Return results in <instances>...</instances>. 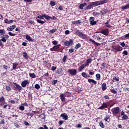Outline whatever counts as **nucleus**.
Listing matches in <instances>:
<instances>
[{"label": "nucleus", "instance_id": "27", "mask_svg": "<svg viewBox=\"0 0 129 129\" xmlns=\"http://www.w3.org/2000/svg\"><path fill=\"white\" fill-rule=\"evenodd\" d=\"M99 124L100 127H102V128H104V127H105V125H104V124L103 123V122L102 121H100L99 122Z\"/></svg>", "mask_w": 129, "mask_h": 129}, {"label": "nucleus", "instance_id": "53", "mask_svg": "<svg viewBox=\"0 0 129 129\" xmlns=\"http://www.w3.org/2000/svg\"><path fill=\"white\" fill-rule=\"evenodd\" d=\"M52 43L53 44V45H55V46H56V45H58V41L54 40L52 41Z\"/></svg>", "mask_w": 129, "mask_h": 129}, {"label": "nucleus", "instance_id": "63", "mask_svg": "<svg viewBox=\"0 0 129 129\" xmlns=\"http://www.w3.org/2000/svg\"><path fill=\"white\" fill-rule=\"evenodd\" d=\"M24 124H25V125H30V123L27 121H24Z\"/></svg>", "mask_w": 129, "mask_h": 129}, {"label": "nucleus", "instance_id": "50", "mask_svg": "<svg viewBox=\"0 0 129 129\" xmlns=\"http://www.w3.org/2000/svg\"><path fill=\"white\" fill-rule=\"evenodd\" d=\"M9 36H11V37H14V36H16L17 34H15V33H13L11 32L8 33Z\"/></svg>", "mask_w": 129, "mask_h": 129}, {"label": "nucleus", "instance_id": "60", "mask_svg": "<svg viewBox=\"0 0 129 129\" xmlns=\"http://www.w3.org/2000/svg\"><path fill=\"white\" fill-rule=\"evenodd\" d=\"M122 54H123V55H127V54H128L127 51H126V50L123 51L122 52Z\"/></svg>", "mask_w": 129, "mask_h": 129}, {"label": "nucleus", "instance_id": "49", "mask_svg": "<svg viewBox=\"0 0 129 129\" xmlns=\"http://www.w3.org/2000/svg\"><path fill=\"white\" fill-rule=\"evenodd\" d=\"M110 91L111 93H113V94H116V93H117V92H116L114 89H110Z\"/></svg>", "mask_w": 129, "mask_h": 129}, {"label": "nucleus", "instance_id": "61", "mask_svg": "<svg viewBox=\"0 0 129 129\" xmlns=\"http://www.w3.org/2000/svg\"><path fill=\"white\" fill-rule=\"evenodd\" d=\"M63 122H64V121H63V120H59L58 122V124L59 125H62V124H63Z\"/></svg>", "mask_w": 129, "mask_h": 129}, {"label": "nucleus", "instance_id": "35", "mask_svg": "<svg viewBox=\"0 0 129 129\" xmlns=\"http://www.w3.org/2000/svg\"><path fill=\"white\" fill-rule=\"evenodd\" d=\"M29 76L31 78H36V75L34 73H29Z\"/></svg>", "mask_w": 129, "mask_h": 129}, {"label": "nucleus", "instance_id": "15", "mask_svg": "<svg viewBox=\"0 0 129 129\" xmlns=\"http://www.w3.org/2000/svg\"><path fill=\"white\" fill-rule=\"evenodd\" d=\"M25 39L27 40V41H29V42H33L34 41V39L31 37V36L28 34L26 35Z\"/></svg>", "mask_w": 129, "mask_h": 129}, {"label": "nucleus", "instance_id": "5", "mask_svg": "<svg viewBox=\"0 0 129 129\" xmlns=\"http://www.w3.org/2000/svg\"><path fill=\"white\" fill-rule=\"evenodd\" d=\"M76 34L79 36V37H82V39H87V35L84 33H83L82 32H80L79 30L76 31Z\"/></svg>", "mask_w": 129, "mask_h": 129}, {"label": "nucleus", "instance_id": "38", "mask_svg": "<svg viewBox=\"0 0 129 129\" xmlns=\"http://www.w3.org/2000/svg\"><path fill=\"white\" fill-rule=\"evenodd\" d=\"M0 34L1 35H5L6 34V31H5V29H0Z\"/></svg>", "mask_w": 129, "mask_h": 129}, {"label": "nucleus", "instance_id": "9", "mask_svg": "<svg viewBox=\"0 0 129 129\" xmlns=\"http://www.w3.org/2000/svg\"><path fill=\"white\" fill-rule=\"evenodd\" d=\"M100 33V34H103V35H104L105 36H108V34H109V30L108 29H105L101 30Z\"/></svg>", "mask_w": 129, "mask_h": 129}, {"label": "nucleus", "instance_id": "10", "mask_svg": "<svg viewBox=\"0 0 129 129\" xmlns=\"http://www.w3.org/2000/svg\"><path fill=\"white\" fill-rule=\"evenodd\" d=\"M29 84H30L29 80H24L21 83V86L23 87V88H25V87H26L27 85H29Z\"/></svg>", "mask_w": 129, "mask_h": 129}, {"label": "nucleus", "instance_id": "19", "mask_svg": "<svg viewBox=\"0 0 129 129\" xmlns=\"http://www.w3.org/2000/svg\"><path fill=\"white\" fill-rule=\"evenodd\" d=\"M6 99H5V97L4 96H1L0 97V102L2 103L1 104V106H3L4 105V102H5Z\"/></svg>", "mask_w": 129, "mask_h": 129}, {"label": "nucleus", "instance_id": "42", "mask_svg": "<svg viewBox=\"0 0 129 129\" xmlns=\"http://www.w3.org/2000/svg\"><path fill=\"white\" fill-rule=\"evenodd\" d=\"M97 23V22H96V21H94V20L91 21V22H90V24H91V26H94L95 25H96Z\"/></svg>", "mask_w": 129, "mask_h": 129}, {"label": "nucleus", "instance_id": "20", "mask_svg": "<svg viewBox=\"0 0 129 129\" xmlns=\"http://www.w3.org/2000/svg\"><path fill=\"white\" fill-rule=\"evenodd\" d=\"M104 119L105 121H107V122H110V116H109V115H106Z\"/></svg>", "mask_w": 129, "mask_h": 129}, {"label": "nucleus", "instance_id": "16", "mask_svg": "<svg viewBox=\"0 0 129 129\" xmlns=\"http://www.w3.org/2000/svg\"><path fill=\"white\" fill-rule=\"evenodd\" d=\"M89 41L90 42H92V44L96 45V46H100V43L96 42V41H94V40H93L91 38H90Z\"/></svg>", "mask_w": 129, "mask_h": 129}, {"label": "nucleus", "instance_id": "8", "mask_svg": "<svg viewBox=\"0 0 129 129\" xmlns=\"http://www.w3.org/2000/svg\"><path fill=\"white\" fill-rule=\"evenodd\" d=\"M50 51H55V52H62V50H60L56 45L53 46V47L50 48Z\"/></svg>", "mask_w": 129, "mask_h": 129}, {"label": "nucleus", "instance_id": "7", "mask_svg": "<svg viewBox=\"0 0 129 129\" xmlns=\"http://www.w3.org/2000/svg\"><path fill=\"white\" fill-rule=\"evenodd\" d=\"M64 45L67 47H70L71 46H72V45H73V40L71 39L69 40V41L66 40L64 42Z\"/></svg>", "mask_w": 129, "mask_h": 129}, {"label": "nucleus", "instance_id": "44", "mask_svg": "<svg viewBox=\"0 0 129 129\" xmlns=\"http://www.w3.org/2000/svg\"><path fill=\"white\" fill-rule=\"evenodd\" d=\"M50 5L51 7H54V6L56 5V2L54 1H50Z\"/></svg>", "mask_w": 129, "mask_h": 129}, {"label": "nucleus", "instance_id": "36", "mask_svg": "<svg viewBox=\"0 0 129 129\" xmlns=\"http://www.w3.org/2000/svg\"><path fill=\"white\" fill-rule=\"evenodd\" d=\"M96 80H100V78H101V76L100 74H97L96 75Z\"/></svg>", "mask_w": 129, "mask_h": 129}, {"label": "nucleus", "instance_id": "4", "mask_svg": "<svg viewBox=\"0 0 129 129\" xmlns=\"http://www.w3.org/2000/svg\"><path fill=\"white\" fill-rule=\"evenodd\" d=\"M119 107H116L111 109V112L114 116H116L119 113Z\"/></svg>", "mask_w": 129, "mask_h": 129}, {"label": "nucleus", "instance_id": "22", "mask_svg": "<svg viewBox=\"0 0 129 129\" xmlns=\"http://www.w3.org/2000/svg\"><path fill=\"white\" fill-rule=\"evenodd\" d=\"M73 25H80L81 24V20H77L76 21H73L72 22Z\"/></svg>", "mask_w": 129, "mask_h": 129}, {"label": "nucleus", "instance_id": "45", "mask_svg": "<svg viewBox=\"0 0 129 129\" xmlns=\"http://www.w3.org/2000/svg\"><path fill=\"white\" fill-rule=\"evenodd\" d=\"M19 109H20V110H25V106L22 105V106H20L19 107Z\"/></svg>", "mask_w": 129, "mask_h": 129}, {"label": "nucleus", "instance_id": "55", "mask_svg": "<svg viewBox=\"0 0 129 129\" xmlns=\"http://www.w3.org/2000/svg\"><path fill=\"white\" fill-rule=\"evenodd\" d=\"M56 31H57V29H53L50 30L49 32L53 33H55V32H56Z\"/></svg>", "mask_w": 129, "mask_h": 129}, {"label": "nucleus", "instance_id": "40", "mask_svg": "<svg viewBox=\"0 0 129 129\" xmlns=\"http://www.w3.org/2000/svg\"><path fill=\"white\" fill-rule=\"evenodd\" d=\"M37 23H38V24H41V25H43V24H45V22L41 20L37 19Z\"/></svg>", "mask_w": 129, "mask_h": 129}, {"label": "nucleus", "instance_id": "46", "mask_svg": "<svg viewBox=\"0 0 129 129\" xmlns=\"http://www.w3.org/2000/svg\"><path fill=\"white\" fill-rule=\"evenodd\" d=\"M67 59V56L64 55L62 58V62L63 63H66V59Z\"/></svg>", "mask_w": 129, "mask_h": 129}, {"label": "nucleus", "instance_id": "1", "mask_svg": "<svg viewBox=\"0 0 129 129\" xmlns=\"http://www.w3.org/2000/svg\"><path fill=\"white\" fill-rule=\"evenodd\" d=\"M107 3V0H100L94 2H92L84 8V10L87 11L88 10L91 9L92 8H93V7H97L98 6H100V5H104V4H106Z\"/></svg>", "mask_w": 129, "mask_h": 129}, {"label": "nucleus", "instance_id": "32", "mask_svg": "<svg viewBox=\"0 0 129 129\" xmlns=\"http://www.w3.org/2000/svg\"><path fill=\"white\" fill-rule=\"evenodd\" d=\"M12 64H13V70L17 69V67L18 66V65H19V63L15 62Z\"/></svg>", "mask_w": 129, "mask_h": 129}, {"label": "nucleus", "instance_id": "34", "mask_svg": "<svg viewBox=\"0 0 129 129\" xmlns=\"http://www.w3.org/2000/svg\"><path fill=\"white\" fill-rule=\"evenodd\" d=\"M100 15V13L96 11L94 12L93 13V15L94 16V17H98Z\"/></svg>", "mask_w": 129, "mask_h": 129}, {"label": "nucleus", "instance_id": "17", "mask_svg": "<svg viewBox=\"0 0 129 129\" xmlns=\"http://www.w3.org/2000/svg\"><path fill=\"white\" fill-rule=\"evenodd\" d=\"M92 62V58H88V59H87L86 61L85 62V66H88L89 65V64H90V63H91Z\"/></svg>", "mask_w": 129, "mask_h": 129}, {"label": "nucleus", "instance_id": "57", "mask_svg": "<svg viewBox=\"0 0 129 129\" xmlns=\"http://www.w3.org/2000/svg\"><path fill=\"white\" fill-rule=\"evenodd\" d=\"M123 37L125 39H127V38H129V33L128 34H126L123 36Z\"/></svg>", "mask_w": 129, "mask_h": 129}, {"label": "nucleus", "instance_id": "11", "mask_svg": "<svg viewBox=\"0 0 129 129\" xmlns=\"http://www.w3.org/2000/svg\"><path fill=\"white\" fill-rule=\"evenodd\" d=\"M1 38H2V39H0V40L2 41V42H3V43H6V42H7V39H9V36L8 35H4V37H2L1 36Z\"/></svg>", "mask_w": 129, "mask_h": 129}, {"label": "nucleus", "instance_id": "51", "mask_svg": "<svg viewBox=\"0 0 129 129\" xmlns=\"http://www.w3.org/2000/svg\"><path fill=\"white\" fill-rule=\"evenodd\" d=\"M41 15H42V16L39 15V16H37V18H38V19H40V20H44V18H44V16H43V15H44V14H42Z\"/></svg>", "mask_w": 129, "mask_h": 129}, {"label": "nucleus", "instance_id": "2", "mask_svg": "<svg viewBox=\"0 0 129 129\" xmlns=\"http://www.w3.org/2000/svg\"><path fill=\"white\" fill-rule=\"evenodd\" d=\"M13 89L15 91H19L21 92V91L23 90V88L20 85L18 84L17 83H13Z\"/></svg>", "mask_w": 129, "mask_h": 129}, {"label": "nucleus", "instance_id": "23", "mask_svg": "<svg viewBox=\"0 0 129 129\" xmlns=\"http://www.w3.org/2000/svg\"><path fill=\"white\" fill-rule=\"evenodd\" d=\"M82 76H83V77H84V78H88L90 77V76H89V75H87V74H86V73L85 72H83L82 73Z\"/></svg>", "mask_w": 129, "mask_h": 129}, {"label": "nucleus", "instance_id": "28", "mask_svg": "<svg viewBox=\"0 0 129 129\" xmlns=\"http://www.w3.org/2000/svg\"><path fill=\"white\" fill-rule=\"evenodd\" d=\"M128 119V116L127 115L125 114L122 116V120H127Z\"/></svg>", "mask_w": 129, "mask_h": 129}, {"label": "nucleus", "instance_id": "58", "mask_svg": "<svg viewBox=\"0 0 129 129\" xmlns=\"http://www.w3.org/2000/svg\"><path fill=\"white\" fill-rule=\"evenodd\" d=\"M6 123V122H5V119H2L1 120V121H0V124H5Z\"/></svg>", "mask_w": 129, "mask_h": 129}, {"label": "nucleus", "instance_id": "52", "mask_svg": "<svg viewBox=\"0 0 129 129\" xmlns=\"http://www.w3.org/2000/svg\"><path fill=\"white\" fill-rule=\"evenodd\" d=\"M34 87L36 89H40V85L39 84H35Z\"/></svg>", "mask_w": 129, "mask_h": 129}, {"label": "nucleus", "instance_id": "37", "mask_svg": "<svg viewBox=\"0 0 129 129\" xmlns=\"http://www.w3.org/2000/svg\"><path fill=\"white\" fill-rule=\"evenodd\" d=\"M23 56L24 57V58H26L27 59V58H29V55H28V54L26 53V52H24L23 53Z\"/></svg>", "mask_w": 129, "mask_h": 129}, {"label": "nucleus", "instance_id": "25", "mask_svg": "<svg viewBox=\"0 0 129 129\" xmlns=\"http://www.w3.org/2000/svg\"><path fill=\"white\" fill-rule=\"evenodd\" d=\"M5 22L6 24H13V23L14 22V20H9V19H6L5 20Z\"/></svg>", "mask_w": 129, "mask_h": 129}, {"label": "nucleus", "instance_id": "24", "mask_svg": "<svg viewBox=\"0 0 129 129\" xmlns=\"http://www.w3.org/2000/svg\"><path fill=\"white\" fill-rule=\"evenodd\" d=\"M86 6H87V3H85L84 4H81L79 6V9H80L81 10H83V8Z\"/></svg>", "mask_w": 129, "mask_h": 129}, {"label": "nucleus", "instance_id": "21", "mask_svg": "<svg viewBox=\"0 0 129 129\" xmlns=\"http://www.w3.org/2000/svg\"><path fill=\"white\" fill-rule=\"evenodd\" d=\"M102 90L103 91H104L105 90H106V89L107 88V87H106V84L105 83H103L102 85Z\"/></svg>", "mask_w": 129, "mask_h": 129}, {"label": "nucleus", "instance_id": "56", "mask_svg": "<svg viewBox=\"0 0 129 129\" xmlns=\"http://www.w3.org/2000/svg\"><path fill=\"white\" fill-rule=\"evenodd\" d=\"M28 98L29 99H32V98H33V97L32 96V93L28 94Z\"/></svg>", "mask_w": 129, "mask_h": 129}, {"label": "nucleus", "instance_id": "54", "mask_svg": "<svg viewBox=\"0 0 129 129\" xmlns=\"http://www.w3.org/2000/svg\"><path fill=\"white\" fill-rule=\"evenodd\" d=\"M27 115H28V116H31V117H32V116H34V113H26Z\"/></svg>", "mask_w": 129, "mask_h": 129}, {"label": "nucleus", "instance_id": "39", "mask_svg": "<svg viewBox=\"0 0 129 129\" xmlns=\"http://www.w3.org/2000/svg\"><path fill=\"white\" fill-rule=\"evenodd\" d=\"M6 90H7L8 91V92H9L11 91V90H12V88H11V87H10L9 86H6Z\"/></svg>", "mask_w": 129, "mask_h": 129}, {"label": "nucleus", "instance_id": "29", "mask_svg": "<svg viewBox=\"0 0 129 129\" xmlns=\"http://www.w3.org/2000/svg\"><path fill=\"white\" fill-rule=\"evenodd\" d=\"M62 71L63 69L62 68L58 69L56 71V74H61Z\"/></svg>", "mask_w": 129, "mask_h": 129}, {"label": "nucleus", "instance_id": "3", "mask_svg": "<svg viewBox=\"0 0 129 129\" xmlns=\"http://www.w3.org/2000/svg\"><path fill=\"white\" fill-rule=\"evenodd\" d=\"M112 51L114 53H117V52H119L122 50V47L119 45H114L112 46Z\"/></svg>", "mask_w": 129, "mask_h": 129}, {"label": "nucleus", "instance_id": "47", "mask_svg": "<svg viewBox=\"0 0 129 129\" xmlns=\"http://www.w3.org/2000/svg\"><path fill=\"white\" fill-rule=\"evenodd\" d=\"M81 47V44L80 43H78L76 45L75 48V49H78L79 48H80Z\"/></svg>", "mask_w": 129, "mask_h": 129}, {"label": "nucleus", "instance_id": "13", "mask_svg": "<svg viewBox=\"0 0 129 129\" xmlns=\"http://www.w3.org/2000/svg\"><path fill=\"white\" fill-rule=\"evenodd\" d=\"M60 116L62 117V119H64V120H67V119H68V115H67L66 113H62L60 115Z\"/></svg>", "mask_w": 129, "mask_h": 129}, {"label": "nucleus", "instance_id": "64", "mask_svg": "<svg viewBox=\"0 0 129 129\" xmlns=\"http://www.w3.org/2000/svg\"><path fill=\"white\" fill-rule=\"evenodd\" d=\"M103 97L105 99H109V96L108 95H105Z\"/></svg>", "mask_w": 129, "mask_h": 129}, {"label": "nucleus", "instance_id": "41", "mask_svg": "<svg viewBox=\"0 0 129 129\" xmlns=\"http://www.w3.org/2000/svg\"><path fill=\"white\" fill-rule=\"evenodd\" d=\"M39 117H40L41 119H44L45 116V114L42 113L39 115Z\"/></svg>", "mask_w": 129, "mask_h": 129}, {"label": "nucleus", "instance_id": "30", "mask_svg": "<svg viewBox=\"0 0 129 129\" xmlns=\"http://www.w3.org/2000/svg\"><path fill=\"white\" fill-rule=\"evenodd\" d=\"M42 17H43V18H45V19L46 20H49L50 19H52V17L49 16L48 15H46V14L43 15Z\"/></svg>", "mask_w": 129, "mask_h": 129}, {"label": "nucleus", "instance_id": "43", "mask_svg": "<svg viewBox=\"0 0 129 129\" xmlns=\"http://www.w3.org/2000/svg\"><path fill=\"white\" fill-rule=\"evenodd\" d=\"M57 82H58V80H54L51 82V84L52 85H55V84H56Z\"/></svg>", "mask_w": 129, "mask_h": 129}, {"label": "nucleus", "instance_id": "6", "mask_svg": "<svg viewBox=\"0 0 129 129\" xmlns=\"http://www.w3.org/2000/svg\"><path fill=\"white\" fill-rule=\"evenodd\" d=\"M68 73L72 76H75L77 74V70L76 69H69L68 71Z\"/></svg>", "mask_w": 129, "mask_h": 129}, {"label": "nucleus", "instance_id": "59", "mask_svg": "<svg viewBox=\"0 0 129 129\" xmlns=\"http://www.w3.org/2000/svg\"><path fill=\"white\" fill-rule=\"evenodd\" d=\"M21 105H23V106H29V104H28V103L27 102L21 104Z\"/></svg>", "mask_w": 129, "mask_h": 129}, {"label": "nucleus", "instance_id": "48", "mask_svg": "<svg viewBox=\"0 0 129 129\" xmlns=\"http://www.w3.org/2000/svg\"><path fill=\"white\" fill-rule=\"evenodd\" d=\"M113 80H115V81H119V77H114L113 78Z\"/></svg>", "mask_w": 129, "mask_h": 129}, {"label": "nucleus", "instance_id": "26", "mask_svg": "<svg viewBox=\"0 0 129 129\" xmlns=\"http://www.w3.org/2000/svg\"><path fill=\"white\" fill-rule=\"evenodd\" d=\"M59 97L62 102H64V101H65V96H64V95L63 94H60Z\"/></svg>", "mask_w": 129, "mask_h": 129}, {"label": "nucleus", "instance_id": "31", "mask_svg": "<svg viewBox=\"0 0 129 129\" xmlns=\"http://www.w3.org/2000/svg\"><path fill=\"white\" fill-rule=\"evenodd\" d=\"M85 67H86V66H85V64H81V66L79 68V70L80 71H82V69H84Z\"/></svg>", "mask_w": 129, "mask_h": 129}, {"label": "nucleus", "instance_id": "62", "mask_svg": "<svg viewBox=\"0 0 129 129\" xmlns=\"http://www.w3.org/2000/svg\"><path fill=\"white\" fill-rule=\"evenodd\" d=\"M101 66H102V67H103V68H105V67L106 66V63L104 62V63H102Z\"/></svg>", "mask_w": 129, "mask_h": 129}, {"label": "nucleus", "instance_id": "18", "mask_svg": "<svg viewBox=\"0 0 129 129\" xmlns=\"http://www.w3.org/2000/svg\"><path fill=\"white\" fill-rule=\"evenodd\" d=\"M104 108H107V104L106 103H104L102 105L98 108V109H104Z\"/></svg>", "mask_w": 129, "mask_h": 129}, {"label": "nucleus", "instance_id": "33", "mask_svg": "<svg viewBox=\"0 0 129 129\" xmlns=\"http://www.w3.org/2000/svg\"><path fill=\"white\" fill-rule=\"evenodd\" d=\"M127 9H129V4L121 7L122 10H126Z\"/></svg>", "mask_w": 129, "mask_h": 129}, {"label": "nucleus", "instance_id": "12", "mask_svg": "<svg viewBox=\"0 0 129 129\" xmlns=\"http://www.w3.org/2000/svg\"><path fill=\"white\" fill-rule=\"evenodd\" d=\"M88 81L89 83L92 84V85H96V84H97V82H96V81L94 80V79H89L88 80Z\"/></svg>", "mask_w": 129, "mask_h": 129}, {"label": "nucleus", "instance_id": "14", "mask_svg": "<svg viewBox=\"0 0 129 129\" xmlns=\"http://www.w3.org/2000/svg\"><path fill=\"white\" fill-rule=\"evenodd\" d=\"M16 27L17 26L16 25H12L7 28V30L12 32V31L16 29Z\"/></svg>", "mask_w": 129, "mask_h": 129}]
</instances>
